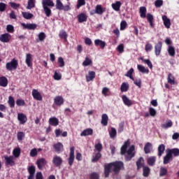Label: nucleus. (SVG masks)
Masks as SVG:
<instances>
[{"label":"nucleus","mask_w":179,"mask_h":179,"mask_svg":"<svg viewBox=\"0 0 179 179\" xmlns=\"http://www.w3.org/2000/svg\"><path fill=\"white\" fill-rule=\"evenodd\" d=\"M94 45L96 47H100L101 50H104V48H106V46L107 45V43H106L104 41L100 39H95Z\"/></svg>","instance_id":"nucleus-9"},{"label":"nucleus","mask_w":179,"mask_h":179,"mask_svg":"<svg viewBox=\"0 0 179 179\" xmlns=\"http://www.w3.org/2000/svg\"><path fill=\"white\" fill-rule=\"evenodd\" d=\"M90 179H99V174H97L96 173H92L90 174Z\"/></svg>","instance_id":"nucleus-64"},{"label":"nucleus","mask_w":179,"mask_h":179,"mask_svg":"<svg viewBox=\"0 0 179 179\" xmlns=\"http://www.w3.org/2000/svg\"><path fill=\"white\" fill-rule=\"evenodd\" d=\"M147 20L148 21V22L150 23V26L151 27H155V24L153 23V15L150 13H148L147 14Z\"/></svg>","instance_id":"nucleus-34"},{"label":"nucleus","mask_w":179,"mask_h":179,"mask_svg":"<svg viewBox=\"0 0 179 179\" xmlns=\"http://www.w3.org/2000/svg\"><path fill=\"white\" fill-rule=\"evenodd\" d=\"M124 169V162L121 161H116L104 165V176L105 178H108L110 173L113 171L115 174H118L121 170Z\"/></svg>","instance_id":"nucleus-1"},{"label":"nucleus","mask_w":179,"mask_h":179,"mask_svg":"<svg viewBox=\"0 0 179 179\" xmlns=\"http://www.w3.org/2000/svg\"><path fill=\"white\" fill-rule=\"evenodd\" d=\"M95 13L97 15H103L104 13V10H103V7L101 5H96L95 8Z\"/></svg>","instance_id":"nucleus-37"},{"label":"nucleus","mask_w":179,"mask_h":179,"mask_svg":"<svg viewBox=\"0 0 179 179\" xmlns=\"http://www.w3.org/2000/svg\"><path fill=\"white\" fill-rule=\"evenodd\" d=\"M94 152H97V153H101V150H103V145L101 143H98L94 145Z\"/></svg>","instance_id":"nucleus-39"},{"label":"nucleus","mask_w":179,"mask_h":179,"mask_svg":"<svg viewBox=\"0 0 179 179\" xmlns=\"http://www.w3.org/2000/svg\"><path fill=\"white\" fill-rule=\"evenodd\" d=\"M145 164V160L143 159V157H140L136 162L137 170H139L140 169L143 168V164Z\"/></svg>","instance_id":"nucleus-23"},{"label":"nucleus","mask_w":179,"mask_h":179,"mask_svg":"<svg viewBox=\"0 0 179 179\" xmlns=\"http://www.w3.org/2000/svg\"><path fill=\"white\" fill-rule=\"evenodd\" d=\"M36 7V4L34 3V0H29L28 5L27 6V9H33V8Z\"/></svg>","instance_id":"nucleus-58"},{"label":"nucleus","mask_w":179,"mask_h":179,"mask_svg":"<svg viewBox=\"0 0 179 179\" xmlns=\"http://www.w3.org/2000/svg\"><path fill=\"white\" fill-rule=\"evenodd\" d=\"M10 38V34L8 33L3 34L0 36V41H1V43H9Z\"/></svg>","instance_id":"nucleus-11"},{"label":"nucleus","mask_w":179,"mask_h":179,"mask_svg":"<svg viewBox=\"0 0 179 179\" xmlns=\"http://www.w3.org/2000/svg\"><path fill=\"white\" fill-rule=\"evenodd\" d=\"M25 64L29 68H33V56L30 53L26 55Z\"/></svg>","instance_id":"nucleus-7"},{"label":"nucleus","mask_w":179,"mask_h":179,"mask_svg":"<svg viewBox=\"0 0 179 179\" xmlns=\"http://www.w3.org/2000/svg\"><path fill=\"white\" fill-rule=\"evenodd\" d=\"M89 135H93V129H86L80 134V136H89Z\"/></svg>","instance_id":"nucleus-22"},{"label":"nucleus","mask_w":179,"mask_h":179,"mask_svg":"<svg viewBox=\"0 0 179 179\" xmlns=\"http://www.w3.org/2000/svg\"><path fill=\"white\" fill-rule=\"evenodd\" d=\"M64 98L62 96H57L54 99V103L58 107H61L64 104Z\"/></svg>","instance_id":"nucleus-14"},{"label":"nucleus","mask_w":179,"mask_h":179,"mask_svg":"<svg viewBox=\"0 0 179 179\" xmlns=\"http://www.w3.org/2000/svg\"><path fill=\"white\" fill-rule=\"evenodd\" d=\"M49 124L52 125V127H57V125H59V120L55 117H50L49 119Z\"/></svg>","instance_id":"nucleus-20"},{"label":"nucleus","mask_w":179,"mask_h":179,"mask_svg":"<svg viewBox=\"0 0 179 179\" xmlns=\"http://www.w3.org/2000/svg\"><path fill=\"white\" fill-rule=\"evenodd\" d=\"M45 164H47V161L44 158H40L36 162V165L39 170H43L45 167Z\"/></svg>","instance_id":"nucleus-8"},{"label":"nucleus","mask_w":179,"mask_h":179,"mask_svg":"<svg viewBox=\"0 0 179 179\" xmlns=\"http://www.w3.org/2000/svg\"><path fill=\"white\" fill-rule=\"evenodd\" d=\"M8 103L9 104L10 108H13V107H15V98H13L12 96H10L8 97Z\"/></svg>","instance_id":"nucleus-47"},{"label":"nucleus","mask_w":179,"mask_h":179,"mask_svg":"<svg viewBox=\"0 0 179 179\" xmlns=\"http://www.w3.org/2000/svg\"><path fill=\"white\" fill-rule=\"evenodd\" d=\"M162 20L164 22V26H165L166 29H170L171 26V21L169 19V17H167V15H163Z\"/></svg>","instance_id":"nucleus-17"},{"label":"nucleus","mask_w":179,"mask_h":179,"mask_svg":"<svg viewBox=\"0 0 179 179\" xmlns=\"http://www.w3.org/2000/svg\"><path fill=\"white\" fill-rule=\"evenodd\" d=\"M129 89V85L127 83H123L120 86L121 92H128Z\"/></svg>","instance_id":"nucleus-43"},{"label":"nucleus","mask_w":179,"mask_h":179,"mask_svg":"<svg viewBox=\"0 0 179 179\" xmlns=\"http://www.w3.org/2000/svg\"><path fill=\"white\" fill-rule=\"evenodd\" d=\"M131 143H129V140H127L124 142L123 145L120 148V153L121 155H125V160L126 162H131L133 157H135V145H131L128 149ZM128 149V150H127Z\"/></svg>","instance_id":"nucleus-2"},{"label":"nucleus","mask_w":179,"mask_h":179,"mask_svg":"<svg viewBox=\"0 0 179 179\" xmlns=\"http://www.w3.org/2000/svg\"><path fill=\"white\" fill-rule=\"evenodd\" d=\"M16 104L18 107L26 106V102L23 99H17Z\"/></svg>","instance_id":"nucleus-59"},{"label":"nucleus","mask_w":179,"mask_h":179,"mask_svg":"<svg viewBox=\"0 0 179 179\" xmlns=\"http://www.w3.org/2000/svg\"><path fill=\"white\" fill-rule=\"evenodd\" d=\"M122 100L125 106H127V107H131L134 103L132 102V100L129 99L127 95H122Z\"/></svg>","instance_id":"nucleus-15"},{"label":"nucleus","mask_w":179,"mask_h":179,"mask_svg":"<svg viewBox=\"0 0 179 179\" xmlns=\"http://www.w3.org/2000/svg\"><path fill=\"white\" fill-rule=\"evenodd\" d=\"M28 173L29 175H34L36 174V166L34 165H31L28 167Z\"/></svg>","instance_id":"nucleus-52"},{"label":"nucleus","mask_w":179,"mask_h":179,"mask_svg":"<svg viewBox=\"0 0 179 179\" xmlns=\"http://www.w3.org/2000/svg\"><path fill=\"white\" fill-rule=\"evenodd\" d=\"M141 59L143 61V62H144V64H146L148 66V68H150V69H152V68H153V64H152V62H150V59H145L143 58H141Z\"/></svg>","instance_id":"nucleus-55"},{"label":"nucleus","mask_w":179,"mask_h":179,"mask_svg":"<svg viewBox=\"0 0 179 179\" xmlns=\"http://www.w3.org/2000/svg\"><path fill=\"white\" fill-rule=\"evenodd\" d=\"M24 136H26V134L23 131H20L17 134V139L19 142H22L24 139Z\"/></svg>","instance_id":"nucleus-41"},{"label":"nucleus","mask_w":179,"mask_h":179,"mask_svg":"<svg viewBox=\"0 0 179 179\" xmlns=\"http://www.w3.org/2000/svg\"><path fill=\"white\" fill-rule=\"evenodd\" d=\"M101 158V152H97L95 155L92 156V163H97L99 160Z\"/></svg>","instance_id":"nucleus-29"},{"label":"nucleus","mask_w":179,"mask_h":179,"mask_svg":"<svg viewBox=\"0 0 179 179\" xmlns=\"http://www.w3.org/2000/svg\"><path fill=\"white\" fill-rule=\"evenodd\" d=\"M32 97L35 100H38V101H41V100H43V96H41V94H40L38 90L36 89H34L32 90Z\"/></svg>","instance_id":"nucleus-12"},{"label":"nucleus","mask_w":179,"mask_h":179,"mask_svg":"<svg viewBox=\"0 0 179 179\" xmlns=\"http://www.w3.org/2000/svg\"><path fill=\"white\" fill-rule=\"evenodd\" d=\"M64 4L61 1V0H56V9H58V10H62Z\"/></svg>","instance_id":"nucleus-53"},{"label":"nucleus","mask_w":179,"mask_h":179,"mask_svg":"<svg viewBox=\"0 0 179 179\" xmlns=\"http://www.w3.org/2000/svg\"><path fill=\"white\" fill-rule=\"evenodd\" d=\"M162 48H163V42L158 41L155 45V54L156 57H159L162 54Z\"/></svg>","instance_id":"nucleus-6"},{"label":"nucleus","mask_w":179,"mask_h":179,"mask_svg":"<svg viewBox=\"0 0 179 179\" xmlns=\"http://www.w3.org/2000/svg\"><path fill=\"white\" fill-rule=\"evenodd\" d=\"M164 150H166V146L164 144L159 145L158 147V156L159 157L164 153Z\"/></svg>","instance_id":"nucleus-33"},{"label":"nucleus","mask_w":179,"mask_h":179,"mask_svg":"<svg viewBox=\"0 0 179 179\" xmlns=\"http://www.w3.org/2000/svg\"><path fill=\"white\" fill-rule=\"evenodd\" d=\"M45 14L48 17H50L51 16V9L48 6H43Z\"/></svg>","instance_id":"nucleus-51"},{"label":"nucleus","mask_w":179,"mask_h":179,"mask_svg":"<svg viewBox=\"0 0 179 179\" xmlns=\"http://www.w3.org/2000/svg\"><path fill=\"white\" fill-rule=\"evenodd\" d=\"M168 83H170V85H176V81H174V76L171 73L168 75Z\"/></svg>","instance_id":"nucleus-50"},{"label":"nucleus","mask_w":179,"mask_h":179,"mask_svg":"<svg viewBox=\"0 0 179 179\" xmlns=\"http://www.w3.org/2000/svg\"><path fill=\"white\" fill-rule=\"evenodd\" d=\"M43 6H54V1L51 0H43L42 1Z\"/></svg>","instance_id":"nucleus-42"},{"label":"nucleus","mask_w":179,"mask_h":179,"mask_svg":"<svg viewBox=\"0 0 179 179\" xmlns=\"http://www.w3.org/2000/svg\"><path fill=\"white\" fill-rule=\"evenodd\" d=\"M23 29H27L28 30H36L37 29V24H25L21 23Z\"/></svg>","instance_id":"nucleus-16"},{"label":"nucleus","mask_w":179,"mask_h":179,"mask_svg":"<svg viewBox=\"0 0 179 179\" xmlns=\"http://www.w3.org/2000/svg\"><path fill=\"white\" fill-rule=\"evenodd\" d=\"M8 5L5 3H0V12H5L6 10V7Z\"/></svg>","instance_id":"nucleus-62"},{"label":"nucleus","mask_w":179,"mask_h":179,"mask_svg":"<svg viewBox=\"0 0 179 179\" xmlns=\"http://www.w3.org/2000/svg\"><path fill=\"white\" fill-rule=\"evenodd\" d=\"M101 123L103 127L108 125V115H107V114L104 113L102 115Z\"/></svg>","instance_id":"nucleus-21"},{"label":"nucleus","mask_w":179,"mask_h":179,"mask_svg":"<svg viewBox=\"0 0 179 179\" xmlns=\"http://www.w3.org/2000/svg\"><path fill=\"white\" fill-rule=\"evenodd\" d=\"M102 94L105 96L107 97V96H110L111 94V92L110 91V88L107 87H104L102 89Z\"/></svg>","instance_id":"nucleus-40"},{"label":"nucleus","mask_w":179,"mask_h":179,"mask_svg":"<svg viewBox=\"0 0 179 179\" xmlns=\"http://www.w3.org/2000/svg\"><path fill=\"white\" fill-rule=\"evenodd\" d=\"M17 120L20 121V124L23 125L27 122V116L23 113H18L17 114Z\"/></svg>","instance_id":"nucleus-13"},{"label":"nucleus","mask_w":179,"mask_h":179,"mask_svg":"<svg viewBox=\"0 0 179 179\" xmlns=\"http://www.w3.org/2000/svg\"><path fill=\"white\" fill-rule=\"evenodd\" d=\"M59 68H64L65 66V62L64 61V58L62 57H59L57 60Z\"/></svg>","instance_id":"nucleus-56"},{"label":"nucleus","mask_w":179,"mask_h":179,"mask_svg":"<svg viewBox=\"0 0 179 179\" xmlns=\"http://www.w3.org/2000/svg\"><path fill=\"white\" fill-rule=\"evenodd\" d=\"M59 38H62V40H65V41H66L68 39V34L65 31V30H62L59 31Z\"/></svg>","instance_id":"nucleus-32"},{"label":"nucleus","mask_w":179,"mask_h":179,"mask_svg":"<svg viewBox=\"0 0 179 179\" xmlns=\"http://www.w3.org/2000/svg\"><path fill=\"white\" fill-rule=\"evenodd\" d=\"M13 156L8 157V155L4 156V159L6 160V166H14L15 161H14Z\"/></svg>","instance_id":"nucleus-10"},{"label":"nucleus","mask_w":179,"mask_h":179,"mask_svg":"<svg viewBox=\"0 0 179 179\" xmlns=\"http://www.w3.org/2000/svg\"><path fill=\"white\" fill-rule=\"evenodd\" d=\"M149 113L151 117H155L156 114H157V112L156 111V110H155V108L152 107L149 108Z\"/></svg>","instance_id":"nucleus-61"},{"label":"nucleus","mask_w":179,"mask_h":179,"mask_svg":"<svg viewBox=\"0 0 179 179\" xmlns=\"http://www.w3.org/2000/svg\"><path fill=\"white\" fill-rule=\"evenodd\" d=\"M173 127V122L171 120H169L166 123L162 124V128L164 129H167L168 128H171Z\"/></svg>","instance_id":"nucleus-48"},{"label":"nucleus","mask_w":179,"mask_h":179,"mask_svg":"<svg viewBox=\"0 0 179 179\" xmlns=\"http://www.w3.org/2000/svg\"><path fill=\"white\" fill-rule=\"evenodd\" d=\"M155 6L156 8H160V6H163V0H156L155 1Z\"/></svg>","instance_id":"nucleus-63"},{"label":"nucleus","mask_w":179,"mask_h":179,"mask_svg":"<svg viewBox=\"0 0 179 179\" xmlns=\"http://www.w3.org/2000/svg\"><path fill=\"white\" fill-rule=\"evenodd\" d=\"M168 152L171 154V156H175V157H177L179 156V149L178 148H173L171 150H169Z\"/></svg>","instance_id":"nucleus-31"},{"label":"nucleus","mask_w":179,"mask_h":179,"mask_svg":"<svg viewBox=\"0 0 179 179\" xmlns=\"http://www.w3.org/2000/svg\"><path fill=\"white\" fill-rule=\"evenodd\" d=\"M52 162L54 166H55L56 167H61V166H62V163L64 161L62 160V157L58 155H55L52 158Z\"/></svg>","instance_id":"nucleus-5"},{"label":"nucleus","mask_w":179,"mask_h":179,"mask_svg":"<svg viewBox=\"0 0 179 179\" xmlns=\"http://www.w3.org/2000/svg\"><path fill=\"white\" fill-rule=\"evenodd\" d=\"M96 78V72L89 71V76H86L87 82H92Z\"/></svg>","instance_id":"nucleus-26"},{"label":"nucleus","mask_w":179,"mask_h":179,"mask_svg":"<svg viewBox=\"0 0 179 179\" xmlns=\"http://www.w3.org/2000/svg\"><path fill=\"white\" fill-rule=\"evenodd\" d=\"M53 148L57 153H60L61 150L64 148V145L61 143H57L53 145Z\"/></svg>","instance_id":"nucleus-28"},{"label":"nucleus","mask_w":179,"mask_h":179,"mask_svg":"<svg viewBox=\"0 0 179 179\" xmlns=\"http://www.w3.org/2000/svg\"><path fill=\"white\" fill-rule=\"evenodd\" d=\"M121 5H122L121 1H116L115 3H112V8L116 12H118L121 8Z\"/></svg>","instance_id":"nucleus-30"},{"label":"nucleus","mask_w":179,"mask_h":179,"mask_svg":"<svg viewBox=\"0 0 179 179\" xmlns=\"http://www.w3.org/2000/svg\"><path fill=\"white\" fill-rule=\"evenodd\" d=\"M140 16L141 17H142L143 19H145V17H146V7L145 6H142L140 8Z\"/></svg>","instance_id":"nucleus-45"},{"label":"nucleus","mask_w":179,"mask_h":179,"mask_svg":"<svg viewBox=\"0 0 179 179\" xmlns=\"http://www.w3.org/2000/svg\"><path fill=\"white\" fill-rule=\"evenodd\" d=\"M22 16L24 19H27V20L31 19L33 16H34L33 14L27 12H22Z\"/></svg>","instance_id":"nucleus-49"},{"label":"nucleus","mask_w":179,"mask_h":179,"mask_svg":"<svg viewBox=\"0 0 179 179\" xmlns=\"http://www.w3.org/2000/svg\"><path fill=\"white\" fill-rule=\"evenodd\" d=\"M17 66H19V62L17 59L13 58L10 62H7L6 64V69L9 72H12V71H16L17 69Z\"/></svg>","instance_id":"nucleus-3"},{"label":"nucleus","mask_w":179,"mask_h":179,"mask_svg":"<svg viewBox=\"0 0 179 179\" xmlns=\"http://www.w3.org/2000/svg\"><path fill=\"white\" fill-rule=\"evenodd\" d=\"M93 64V62L92 61V59L89 57H85V61L83 62V66H89V65H92Z\"/></svg>","instance_id":"nucleus-46"},{"label":"nucleus","mask_w":179,"mask_h":179,"mask_svg":"<svg viewBox=\"0 0 179 179\" xmlns=\"http://www.w3.org/2000/svg\"><path fill=\"white\" fill-rule=\"evenodd\" d=\"M83 5H86V1L85 0H78L77 9H79L81 6H83Z\"/></svg>","instance_id":"nucleus-60"},{"label":"nucleus","mask_w":179,"mask_h":179,"mask_svg":"<svg viewBox=\"0 0 179 179\" xmlns=\"http://www.w3.org/2000/svg\"><path fill=\"white\" fill-rule=\"evenodd\" d=\"M8 78L5 76H1L0 77V86H1V87H6V86H8Z\"/></svg>","instance_id":"nucleus-24"},{"label":"nucleus","mask_w":179,"mask_h":179,"mask_svg":"<svg viewBox=\"0 0 179 179\" xmlns=\"http://www.w3.org/2000/svg\"><path fill=\"white\" fill-rule=\"evenodd\" d=\"M170 160H173V155L169 154V151L166 153V155L164 157V164H169Z\"/></svg>","instance_id":"nucleus-27"},{"label":"nucleus","mask_w":179,"mask_h":179,"mask_svg":"<svg viewBox=\"0 0 179 179\" xmlns=\"http://www.w3.org/2000/svg\"><path fill=\"white\" fill-rule=\"evenodd\" d=\"M167 52L169 53V55H170V57L176 56V48H174V46L169 45Z\"/></svg>","instance_id":"nucleus-25"},{"label":"nucleus","mask_w":179,"mask_h":179,"mask_svg":"<svg viewBox=\"0 0 179 179\" xmlns=\"http://www.w3.org/2000/svg\"><path fill=\"white\" fill-rule=\"evenodd\" d=\"M73 162H75V147L72 146L70 148V154L68 158V163L70 167L73 165Z\"/></svg>","instance_id":"nucleus-4"},{"label":"nucleus","mask_w":179,"mask_h":179,"mask_svg":"<svg viewBox=\"0 0 179 179\" xmlns=\"http://www.w3.org/2000/svg\"><path fill=\"white\" fill-rule=\"evenodd\" d=\"M109 135L111 139H114V138L117 136V130L115 129V128L112 127L110 129V131H109Z\"/></svg>","instance_id":"nucleus-44"},{"label":"nucleus","mask_w":179,"mask_h":179,"mask_svg":"<svg viewBox=\"0 0 179 179\" xmlns=\"http://www.w3.org/2000/svg\"><path fill=\"white\" fill-rule=\"evenodd\" d=\"M14 157H19L20 156V148H15L13 151Z\"/></svg>","instance_id":"nucleus-57"},{"label":"nucleus","mask_w":179,"mask_h":179,"mask_svg":"<svg viewBox=\"0 0 179 179\" xmlns=\"http://www.w3.org/2000/svg\"><path fill=\"white\" fill-rule=\"evenodd\" d=\"M167 175V169L164 167H161L159 171V177H164Z\"/></svg>","instance_id":"nucleus-54"},{"label":"nucleus","mask_w":179,"mask_h":179,"mask_svg":"<svg viewBox=\"0 0 179 179\" xmlns=\"http://www.w3.org/2000/svg\"><path fill=\"white\" fill-rule=\"evenodd\" d=\"M147 163L148 164V166H155V163H156V157H148L147 159Z\"/></svg>","instance_id":"nucleus-36"},{"label":"nucleus","mask_w":179,"mask_h":179,"mask_svg":"<svg viewBox=\"0 0 179 179\" xmlns=\"http://www.w3.org/2000/svg\"><path fill=\"white\" fill-rule=\"evenodd\" d=\"M77 17L79 23H83V22H87V15L84 13H81L79 15H78Z\"/></svg>","instance_id":"nucleus-18"},{"label":"nucleus","mask_w":179,"mask_h":179,"mask_svg":"<svg viewBox=\"0 0 179 179\" xmlns=\"http://www.w3.org/2000/svg\"><path fill=\"white\" fill-rule=\"evenodd\" d=\"M137 68H138V71L140 72H141L142 73H149V69H146L145 66H143L141 64H138L137 66Z\"/></svg>","instance_id":"nucleus-38"},{"label":"nucleus","mask_w":179,"mask_h":179,"mask_svg":"<svg viewBox=\"0 0 179 179\" xmlns=\"http://www.w3.org/2000/svg\"><path fill=\"white\" fill-rule=\"evenodd\" d=\"M153 149V145L150 142H148L145 146H144V152L145 155H148V153H150Z\"/></svg>","instance_id":"nucleus-19"},{"label":"nucleus","mask_w":179,"mask_h":179,"mask_svg":"<svg viewBox=\"0 0 179 179\" xmlns=\"http://www.w3.org/2000/svg\"><path fill=\"white\" fill-rule=\"evenodd\" d=\"M149 174H150V168L149 166H143V176L149 177Z\"/></svg>","instance_id":"nucleus-35"}]
</instances>
